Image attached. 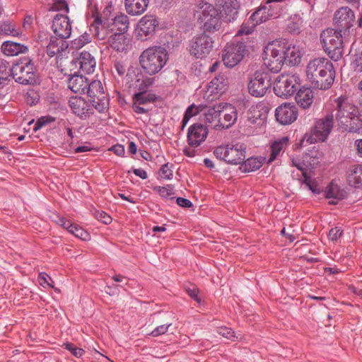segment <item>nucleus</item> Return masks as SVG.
Here are the masks:
<instances>
[{
    "instance_id": "1",
    "label": "nucleus",
    "mask_w": 362,
    "mask_h": 362,
    "mask_svg": "<svg viewBox=\"0 0 362 362\" xmlns=\"http://www.w3.org/2000/svg\"><path fill=\"white\" fill-rule=\"evenodd\" d=\"M306 76L313 88L327 90L335 78L333 64L326 57H316L308 63Z\"/></svg>"
},
{
    "instance_id": "2",
    "label": "nucleus",
    "mask_w": 362,
    "mask_h": 362,
    "mask_svg": "<svg viewBox=\"0 0 362 362\" xmlns=\"http://www.w3.org/2000/svg\"><path fill=\"white\" fill-rule=\"evenodd\" d=\"M335 119L340 128L349 132H356L362 127L358 107L346 96L334 100Z\"/></svg>"
},
{
    "instance_id": "3",
    "label": "nucleus",
    "mask_w": 362,
    "mask_h": 362,
    "mask_svg": "<svg viewBox=\"0 0 362 362\" xmlns=\"http://www.w3.org/2000/svg\"><path fill=\"white\" fill-rule=\"evenodd\" d=\"M168 60V52L162 46H153L144 49L139 63L145 73L154 75L160 72Z\"/></svg>"
},
{
    "instance_id": "4",
    "label": "nucleus",
    "mask_w": 362,
    "mask_h": 362,
    "mask_svg": "<svg viewBox=\"0 0 362 362\" xmlns=\"http://www.w3.org/2000/svg\"><path fill=\"white\" fill-rule=\"evenodd\" d=\"M344 33L335 28H327L320 34V42L324 51L334 61H339L344 54Z\"/></svg>"
},
{
    "instance_id": "5",
    "label": "nucleus",
    "mask_w": 362,
    "mask_h": 362,
    "mask_svg": "<svg viewBox=\"0 0 362 362\" xmlns=\"http://www.w3.org/2000/svg\"><path fill=\"white\" fill-rule=\"evenodd\" d=\"M197 20L204 32L214 33L221 28V13L211 4L199 3Z\"/></svg>"
},
{
    "instance_id": "6",
    "label": "nucleus",
    "mask_w": 362,
    "mask_h": 362,
    "mask_svg": "<svg viewBox=\"0 0 362 362\" xmlns=\"http://www.w3.org/2000/svg\"><path fill=\"white\" fill-rule=\"evenodd\" d=\"M284 44L274 41L264 48V64L272 72H279L285 63Z\"/></svg>"
},
{
    "instance_id": "7",
    "label": "nucleus",
    "mask_w": 362,
    "mask_h": 362,
    "mask_svg": "<svg viewBox=\"0 0 362 362\" xmlns=\"http://www.w3.org/2000/svg\"><path fill=\"white\" fill-rule=\"evenodd\" d=\"M245 145L241 143L218 146L215 148L214 154L219 160L230 164L238 165L245 160Z\"/></svg>"
},
{
    "instance_id": "8",
    "label": "nucleus",
    "mask_w": 362,
    "mask_h": 362,
    "mask_svg": "<svg viewBox=\"0 0 362 362\" xmlns=\"http://www.w3.org/2000/svg\"><path fill=\"white\" fill-rule=\"evenodd\" d=\"M334 125V115H328L315 122L310 132L304 135L303 139L309 144L325 141L329 135Z\"/></svg>"
},
{
    "instance_id": "9",
    "label": "nucleus",
    "mask_w": 362,
    "mask_h": 362,
    "mask_svg": "<svg viewBox=\"0 0 362 362\" xmlns=\"http://www.w3.org/2000/svg\"><path fill=\"white\" fill-rule=\"evenodd\" d=\"M300 78L298 74H283L279 76L274 84L275 94L281 98L293 95L300 86Z\"/></svg>"
},
{
    "instance_id": "10",
    "label": "nucleus",
    "mask_w": 362,
    "mask_h": 362,
    "mask_svg": "<svg viewBox=\"0 0 362 362\" xmlns=\"http://www.w3.org/2000/svg\"><path fill=\"white\" fill-rule=\"evenodd\" d=\"M86 93L89 97L92 106L100 113H105L109 108V99L105 95L102 83L95 80L88 81Z\"/></svg>"
},
{
    "instance_id": "11",
    "label": "nucleus",
    "mask_w": 362,
    "mask_h": 362,
    "mask_svg": "<svg viewBox=\"0 0 362 362\" xmlns=\"http://www.w3.org/2000/svg\"><path fill=\"white\" fill-rule=\"evenodd\" d=\"M21 84H34L36 83V74L34 64L30 59L22 60L11 68V79Z\"/></svg>"
},
{
    "instance_id": "12",
    "label": "nucleus",
    "mask_w": 362,
    "mask_h": 362,
    "mask_svg": "<svg viewBox=\"0 0 362 362\" xmlns=\"http://www.w3.org/2000/svg\"><path fill=\"white\" fill-rule=\"evenodd\" d=\"M247 52V47L244 42H228L223 51L222 60L227 67H234L243 60Z\"/></svg>"
},
{
    "instance_id": "13",
    "label": "nucleus",
    "mask_w": 362,
    "mask_h": 362,
    "mask_svg": "<svg viewBox=\"0 0 362 362\" xmlns=\"http://www.w3.org/2000/svg\"><path fill=\"white\" fill-rule=\"evenodd\" d=\"M333 21L335 29L346 36L355 22L354 13L349 7L342 6L336 11Z\"/></svg>"
},
{
    "instance_id": "14",
    "label": "nucleus",
    "mask_w": 362,
    "mask_h": 362,
    "mask_svg": "<svg viewBox=\"0 0 362 362\" xmlns=\"http://www.w3.org/2000/svg\"><path fill=\"white\" fill-rule=\"evenodd\" d=\"M229 85L228 77L220 74L208 84L204 98L208 102L218 99L228 89Z\"/></svg>"
},
{
    "instance_id": "15",
    "label": "nucleus",
    "mask_w": 362,
    "mask_h": 362,
    "mask_svg": "<svg viewBox=\"0 0 362 362\" xmlns=\"http://www.w3.org/2000/svg\"><path fill=\"white\" fill-rule=\"evenodd\" d=\"M214 42L211 37L202 33L193 37L190 45V53L197 59L206 57L213 48Z\"/></svg>"
},
{
    "instance_id": "16",
    "label": "nucleus",
    "mask_w": 362,
    "mask_h": 362,
    "mask_svg": "<svg viewBox=\"0 0 362 362\" xmlns=\"http://www.w3.org/2000/svg\"><path fill=\"white\" fill-rule=\"evenodd\" d=\"M159 22L153 15H146L138 22L136 35L141 40H147L153 37L156 33Z\"/></svg>"
},
{
    "instance_id": "17",
    "label": "nucleus",
    "mask_w": 362,
    "mask_h": 362,
    "mask_svg": "<svg viewBox=\"0 0 362 362\" xmlns=\"http://www.w3.org/2000/svg\"><path fill=\"white\" fill-rule=\"evenodd\" d=\"M270 85L267 74L256 71L248 83V91L252 96L262 97L266 93Z\"/></svg>"
},
{
    "instance_id": "18",
    "label": "nucleus",
    "mask_w": 362,
    "mask_h": 362,
    "mask_svg": "<svg viewBox=\"0 0 362 362\" xmlns=\"http://www.w3.org/2000/svg\"><path fill=\"white\" fill-rule=\"evenodd\" d=\"M93 17L95 19L90 26V30L98 40L107 42L110 35L114 33L109 20H102L98 13H93Z\"/></svg>"
},
{
    "instance_id": "19",
    "label": "nucleus",
    "mask_w": 362,
    "mask_h": 362,
    "mask_svg": "<svg viewBox=\"0 0 362 362\" xmlns=\"http://www.w3.org/2000/svg\"><path fill=\"white\" fill-rule=\"evenodd\" d=\"M276 119L281 124H290L298 117V110L295 105L284 103L279 106L275 111Z\"/></svg>"
},
{
    "instance_id": "20",
    "label": "nucleus",
    "mask_w": 362,
    "mask_h": 362,
    "mask_svg": "<svg viewBox=\"0 0 362 362\" xmlns=\"http://www.w3.org/2000/svg\"><path fill=\"white\" fill-rule=\"evenodd\" d=\"M69 105L73 112L82 119H86L93 114V107L82 97H71Z\"/></svg>"
},
{
    "instance_id": "21",
    "label": "nucleus",
    "mask_w": 362,
    "mask_h": 362,
    "mask_svg": "<svg viewBox=\"0 0 362 362\" xmlns=\"http://www.w3.org/2000/svg\"><path fill=\"white\" fill-rule=\"evenodd\" d=\"M209 131L206 126L202 124H194L189 127L187 132V141L189 146H199L206 139Z\"/></svg>"
},
{
    "instance_id": "22",
    "label": "nucleus",
    "mask_w": 362,
    "mask_h": 362,
    "mask_svg": "<svg viewBox=\"0 0 362 362\" xmlns=\"http://www.w3.org/2000/svg\"><path fill=\"white\" fill-rule=\"evenodd\" d=\"M52 28L57 37L65 40L69 38L71 34V22L65 15H56L52 21Z\"/></svg>"
},
{
    "instance_id": "23",
    "label": "nucleus",
    "mask_w": 362,
    "mask_h": 362,
    "mask_svg": "<svg viewBox=\"0 0 362 362\" xmlns=\"http://www.w3.org/2000/svg\"><path fill=\"white\" fill-rule=\"evenodd\" d=\"M216 4L220 8V13L226 21L230 22L236 18L239 4L237 0H216Z\"/></svg>"
},
{
    "instance_id": "24",
    "label": "nucleus",
    "mask_w": 362,
    "mask_h": 362,
    "mask_svg": "<svg viewBox=\"0 0 362 362\" xmlns=\"http://www.w3.org/2000/svg\"><path fill=\"white\" fill-rule=\"evenodd\" d=\"M75 64L79 67V71L90 74L95 71L96 62L93 56L88 52H82L75 59Z\"/></svg>"
},
{
    "instance_id": "25",
    "label": "nucleus",
    "mask_w": 362,
    "mask_h": 362,
    "mask_svg": "<svg viewBox=\"0 0 362 362\" xmlns=\"http://www.w3.org/2000/svg\"><path fill=\"white\" fill-rule=\"evenodd\" d=\"M109 47L119 52H126L129 49V40L122 33L111 34L107 42H105Z\"/></svg>"
},
{
    "instance_id": "26",
    "label": "nucleus",
    "mask_w": 362,
    "mask_h": 362,
    "mask_svg": "<svg viewBox=\"0 0 362 362\" xmlns=\"http://www.w3.org/2000/svg\"><path fill=\"white\" fill-rule=\"evenodd\" d=\"M284 44V52L285 54V62H288L290 65L296 66L300 63L303 57V49L300 46L295 45Z\"/></svg>"
},
{
    "instance_id": "27",
    "label": "nucleus",
    "mask_w": 362,
    "mask_h": 362,
    "mask_svg": "<svg viewBox=\"0 0 362 362\" xmlns=\"http://www.w3.org/2000/svg\"><path fill=\"white\" fill-rule=\"evenodd\" d=\"M223 110H221V115L223 118H220V123L223 128L230 127L237 120L238 114L236 108L228 103L223 104Z\"/></svg>"
},
{
    "instance_id": "28",
    "label": "nucleus",
    "mask_w": 362,
    "mask_h": 362,
    "mask_svg": "<svg viewBox=\"0 0 362 362\" xmlns=\"http://www.w3.org/2000/svg\"><path fill=\"white\" fill-rule=\"evenodd\" d=\"M148 4L149 0H124L125 10L132 16H139L144 13Z\"/></svg>"
},
{
    "instance_id": "29",
    "label": "nucleus",
    "mask_w": 362,
    "mask_h": 362,
    "mask_svg": "<svg viewBox=\"0 0 362 362\" xmlns=\"http://www.w3.org/2000/svg\"><path fill=\"white\" fill-rule=\"evenodd\" d=\"M88 86V80L81 74H75L69 78L68 81L69 88L76 93H86L87 86Z\"/></svg>"
},
{
    "instance_id": "30",
    "label": "nucleus",
    "mask_w": 362,
    "mask_h": 362,
    "mask_svg": "<svg viewBox=\"0 0 362 362\" xmlns=\"http://www.w3.org/2000/svg\"><path fill=\"white\" fill-rule=\"evenodd\" d=\"M68 48V43L65 39L53 36L50 38L49 42L47 47V53L52 57L62 53Z\"/></svg>"
},
{
    "instance_id": "31",
    "label": "nucleus",
    "mask_w": 362,
    "mask_h": 362,
    "mask_svg": "<svg viewBox=\"0 0 362 362\" xmlns=\"http://www.w3.org/2000/svg\"><path fill=\"white\" fill-rule=\"evenodd\" d=\"M112 30L114 33H122L124 34L129 28V21L128 16L124 13H120L109 20Z\"/></svg>"
},
{
    "instance_id": "32",
    "label": "nucleus",
    "mask_w": 362,
    "mask_h": 362,
    "mask_svg": "<svg viewBox=\"0 0 362 362\" xmlns=\"http://www.w3.org/2000/svg\"><path fill=\"white\" fill-rule=\"evenodd\" d=\"M1 50L7 56H16L21 53H25L28 47L21 43L6 41L1 45Z\"/></svg>"
},
{
    "instance_id": "33",
    "label": "nucleus",
    "mask_w": 362,
    "mask_h": 362,
    "mask_svg": "<svg viewBox=\"0 0 362 362\" xmlns=\"http://www.w3.org/2000/svg\"><path fill=\"white\" fill-rule=\"evenodd\" d=\"M296 100L303 108H308L313 102V91L309 88L300 89L296 95Z\"/></svg>"
},
{
    "instance_id": "34",
    "label": "nucleus",
    "mask_w": 362,
    "mask_h": 362,
    "mask_svg": "<svg viewBox=\"0 0 362 362\" xmlns=\"http://www.w3.org/2000/svg\"><path fill=\"white\" fill-rule=\"evenodd\" d=\"M348 181L351 186L356 188L362 187V165H356L350 170Z\"/></svg>"
},
{
    "instance_id": "35",
    "label": "nucleus",
    "mask_w": 362,
    "mask_h": 362,
    "mask_svg": "<svg viewBox=\"0 0 362 362\" xmlns=\"http://www.w3.org/2000/svg\"><path fill=\"white\" fill-rule=\"evenodd\" d=\"M263 160L262 158H257V157H252L246 160H243V163H241V165L240 167V169L245 173H250L255 171L258 169H259L262 164Z\"/></svg>"
},
{
    "instance_id": "36",
    "label": "nucleus",
    "mask_w": 362,
    "mask_h": 362,
    "mask_svg": "<svg viewBox=\"0 0 362 362\" xmlns=\"http://www.w3.org/2000/svg\"><path fill=\"white\" fill-rule=\"evenodd\" d=\"M303 25V18L300 14H294L288 21L287 30L291 33L298 34L300 33Z\"/></svg>"
},
{
    "instance_id": "37",
    "label": "nucleus",
    "mask_w": 362,
    "mask_h": 362,
    "mask_svg": "<svg viewBox=\"0 0 362 362\" xmlns=\"http://www.w3.org/2000/svg\"><path fill=\"white\" fill-rule=\"evenodd\" d=\"M11 81V67L6 61L0 59V88L8 85Z\"/></svg>"
},
{
    "instance_id": "38",
    "label": "nucleus",
    "mask_w": 362,
    "mask_h": 362,
    "mask_svg": "<svg viewBox=\"0 0 362 362\" xmlns=\"http://www.w3.org/2000/svg\"><path fill=\"white\" fill-rule=\"evenodd\" d=\"M206 107H207L205 105H196L194 104H192L191 105H189L187 108V110L185 112V115H184V117L182 121V127H184L187 124V123L189 122L190 118H192L194 116H196L200 112L205 110Z\"/></svg>"
},
{
    "instance_id": "39",
    "label": "nucleus",
    "mask_w": 362,
    "mask_h": 362,
    "mask_svg": "<svg viewBox=\"0 0 362 362\" xmlns=\"http://www.w3.org/2000/svg\"><path fill=\"white\" fill-rule=\"evenodd\" d=\"M157 99L156 94L148 93H135L132 96V101H136L139 105H146L150 103H153Z\"/></svg>"
},
{
    "instance_id": "40",
    "label": "nucleus",
    "mask_w": 362,
    "mask_h": 362,
    "mask_svg": "<svg viewBox=\"0 0 362 362\" xmlns=\"http://www.w3.org/2000/svg\"><path fill=\"white\" fill-rule=\"evenodd\" d=\"M270 12L267 13V9L266 8L264 4L261 6L259 9H257L250 17L252 21L255 22V24H259L263 22L267 21L270 18L273 16L270 15Z\"/></svg>"
},
{
    "instance_id": "41",
    "label": "nucleus",
    "mask_w": 362,
    "mask_h": 362,
    "mask_svg": "<svg viewBox=\"0 0 362 362\" xmlns=\"http://www.w3.org/2000/svg\"><path fill=\"white\" fill-rule=\"evenodd\" d=\"M270 12L267 13V9L266 8L264 4L261 6L259 9H257L250 17L252 21L255 22V24H259L263 22L267 21L270 18L273 16L270 15Z\"/></svg>"
},
{
    "instance_id": "42",
    "label": "nucleus",
    "mask_w": 362,
    "mask_h": 362,
    "mask_svg": "<svg viewBox=\"0 0 362 362\" xmlns=\"http://www.w3.org/2000/svg\"><path fill=\"white\" fill-rule=\"evenodd\" d=\"M288 139L286 137L282 138L281 140L276 141L271 146V156L269 159V162L273 161L280 152L287 145Z\"/></svg>"
},
{
    "instance_id": "43",
    "label": "nucleus",
    "mask_w": 362,
    "mask_h": 362,
    "mask_svg": "<svg viewBox=\"0 0 362 362\" xmlns=\"http://www.w3.org/2000/svg\"><path fill=\"white\" fill-rule=\"evenodd\" d=\"M152 189L164 199H173L175 198L174 187L172 185H168L165 187L154 186Z\"/></svg>"
},
{
    "instance_id": "44",
    "label": "nucleus",
    "mask_w": 362,
    "mask_h": 362,
    "mask_svg": "<svg viewBox=\"0 0 362 362\" xmlns=\"http://www.w3.org/2000/svg\"><path fill=\"white\" fill-rule=\"evenodd\" d=\"M325 195L327 199L334 198L337 200L341 199L344 197L343 192L340 190L339 187L333 182L326 187Z\"/></svg>"
},
{
    "instance_id": "45",
    "label": "nucleus",
    "mask_w": 362,
    "mask_h": 362,
    "mask_svg": "<svg viewBox=\"0 0 362 362\" xmlns=\"http://www.w3.org/2000/svg\"><path fill=\"white\" fill-rule=\"evenodd\" d=\"M286 0H267L264 3V6L267 9V13L270 12V15L276 17L281 11L280 4L285 2Z\"/></svg>"
},
{
    "instance_id": "46",
    "label": "nucleus",
    "mask_w": 362,
    "mask_h": 362,
    "mask_svg": "<svg viewBox=\"0 0 362 362\" xmlns=\"http://www.w3.org/2000/svg\"><path fill=\"white\" fill-rule=\"evenodd\" d=\"M223 103H219L213 105L212 107H209L207 108V112H206V119L209 122H211L214 119L219 117L221 115V110H223Z\"/></svg>"
},
{
    "instance_id": "47",
    "label": "nucleus",
    "mask_w": 362,
    "mask_h": 362,
    "mask_svg": "<svg viewBox=\"0 0 362 362\" xmlns=\"http://www.w3.org/2000/svg\"><path fill=\"white\" fill-rule=\"evenodd\" d=\"M172 165L168 163L161 165L158 172V179L160 180H171L173 177V170L171 169Z\"/></svg>"
},
{
    "instance_id": "48",
    "label": "nucleus",
    "mask_w": 362,
    "mask_h": 362,
    "mask_svg": "<svg viewBox=\"0 0 362 362\" xmlns=\"http://www.w3.org/2000/svg\"><path fill=\"white\" fill-rule=\"evenodd\" d=\"M303 183L312 191L314 194H319L321 192V189L318 185L317 182L315 180L311 179L307 174L303 173Z\"/></svg>"
},
{
    "instance_id": "49",
    "label": "nucleus",
    "mask_w": 362,
    "mask_h": 362,
    "mask_svg": "<svg viewBox=\"0 0 362 362\" xmlns=\"http://www.w3.org/2000/svg\"><path fill=\"white\" fill-rule=\"evenodd\" d=\"M0 34L6 35H17L18 33L16 31L15 26L8 22L0 23Z\"/></svg>"
},
{
    "instance_id": "50",
    "label": "nucleus",
    "mask_w": 362,
    "mask_h": 362,
    "mask_svg": "<svg viewBox=\"0 0 362 362\" xmlns=\"http://www.w3.org/2000/svg\"><path fill=\"white\" fill-rule=\"evenodd\" d=\"M90 42V35L85 33L72 42L75 49H80Z\"/></svg>"
},
{
    "instance_id": "51",
    "label": "nucleus",
    "mask_w": 362,
    "mask_h": 362,
    "mask_svg": "<svg viewBox=\"0 0 362 362\" xmlns=\"http://www.w3.org/2000/svg\"><path fill=\"white\" fill-rule=\"evenodd\" d=\"M137 82L139 83V84L137 85V93H148L147 89L153 85L154 79L151 78H146L143 79L141 81L137 80Z\"/></svg>"
},
{
    "instance_id": "52",
    "label": "nucleus",
    "mask_w": 362,
    "mask_h": 362,
    "mask_svg": "<svg viewBox=\"0 0 362 362\" xmlns=\"http://www.w3.org/2000/svg\"><path fill=\"white\" fill-rule=\"evenodd\" d=\"M51 9L55 11L69 12V6L66 0H54Z\"/></svg>"
},
{
    "instance_id": "53",
    "label": "nucleus",
    "mask_w": 362,
    "mask_h": 362,
    "mask_svg": "<svg viewBox=\"0 0 362 362\" xmlns=\"http://www.w3.org/2000/svg\"><path fill=\"white\" fill-rule=\"evenodd\" d=\"M71 230L70 233L73 234L76 237L86 240L88 238L89 235L88 233L83 230L81 227L78 226V225H74V226L71 228Z\"/></svg>"
},
{
    "instance_id": "54",
    "label": "nucleus",
    "mask_w": 362,
    "mask_h": 362,
    "mask_svg": "<svg viewBox=\"0 0 362 362\" xmlns=\"http://www.w3.org/2000/svg\"><path fill=\"white\" fill-rule=\"evenodd\" d=\"M217 332L219 335L232 341L235 340V339H238V337L235 336V332L230 328L227 327H219L217 330Z\"/></svg>"
},
{
    "instance_id": "55",
    "label": "nucleus",
    "mask_w": 362,
    "mask_h": 362,
    "mask_svg": "<svg viewBox=\"0 0 362 362\" xmlns=\"http://www.w3.org/2000/svg\"><path fill=\"white\" fill-rule=\"evenodd\" d=\"M343 230L341 227H334L330 229L328 233V238L332 242H337L342 235Z\"/></svg>"
},
{
    "instance_id": "56",
    "label": "nucleus",
    "mask_w": 362,
    "mask_h": 362,
    "mask_svg": "<svg viewBox=\"0 0 362 362\" xmlns=\"http://www.w3.org/2000/svg\"><path fill=\"white\" fill-rule=\"evenodd\" d=\"M64 346H65V349L69 350L74 356L77 358L81 357L85 353V351L83 349L78 348L71 343H66L64 344Z\"/></svg>"
},
{
    "instance_id": "57",
    "label": "nucleus",
    "mask_w": 362,
    "mask_h": 362,
    "mask_svg": "<svg viewBox=\"0 0 362 362\" xmlns=\"http://www.w3.org/2000/svg\"><path fill=\"white\" fill-rule=\"evenodd\" d=\"M172 325L171 323H169V324H165V325H159L158 327H156L151 332V335L152 337H159L160 335H163L164 334H165L168 330V328Z\"/></svg>"
},
{
    "instance_id": "58",
    "label": "nucleus",
    "mask_w": 362,
    "mask_h": 362,
    "mask_svg": "<svg viewBox=\"0 0 362 362\" xmlns=\"http://www.w3.org/2000/svg\"><path fill=\"white\" fill-rule=\"evenodd\" d=\"M38 280H39V282L41 286H45L46 285L47 286H49L51 287H54L53 285L49 281V280H50L52 283H53V281L52 280V279L45 272H41L40 273L39 276H38Z\"/></svg>"
},
{
    "instance_id": "59",
    "label": "nucleus",
    "mask_w": 362,
    "mask_h": 362,
    "mask_svg": "<svg viewBox=\"0 0 362 362\" xmlns=\"http://www.w3.org/2000/svg\"><path fill=\"white\" fill-rule=\"evenodd\" d=\"M353 65L355 71L362 72V51L355 55Z\"/></svg>"
},
{
    "instance_id": "60",
    "label": "nucleus",
    "mask_w": 362,
    "mask_h": 362,
    "mask_svg": "<svg viewBox=\"0 0 362 362\" xmlns=\"http://www.w3.org/2000/svg\"><path fill=\"white\" fill-rule=\"evenodd\" d=\"M95 217L105 224H109L112 222V218L105 211H98L95 214Z\"/></svg>"
},
{
    "instance_id": "61",
    "label": "nucleus",
    "mask_w": 362,
    "mask_h": 362,
    "mask_svg": "<svg viewBox=\"0 0 362 362\" xmlns=\"http://www.w3.org/2000/svg\"><path fill=\"white\" fill-rule=\"evenodd\" d=\"M112 11V5L111 4H108L105 8H104L101 16L99 17L102 18V20H111L110 15Z\"/></svg>"
},
{
    "instance_id": "62",
    "label": "nucleus",
    "mask_w": 362,
    "mask_h": 362,
    "mask_svg": "<svg viewBox=\"0 0 362 362\" xmlns=\"http://www.w3.org/2000/svg\"><path fill=\"white\" fill-rule=\"evenodd\" d=\"M39 100V97L34 91L28 92L26 95V101L30 105H35Z\"/></svg>"
},
{
    "instance_id": "63",
    "label": "nucleus",
    "mask_w": 362,
    "mask_h": 362,
    "mask_svg": "<svg viewBox=\"0 0 362 362\" xmlns=\"http://www.w3.org/2000/svg\"><path fill=\"white\" fill-rule=\"evenodd\" d=\"M57 223L62 226L64 228L66 229L69 233L71 230V228L74 224H72L70 221L66 220L64 217H59V220Z\"/></svg>"
},
{
    "instance_id": "64",
    "label": "nucleus",
    "mask_w": 362,
    "mask_h": 362,
    "mask_svg": "<svg viewBox=\"0 0 362 362\" xmlns=\"http://www.w3.org/2000/svg\"><path fill=\"white\" fill-rule=\"evenodd\" d=\"M187 292L192 298L199 303H201V299L198 296L199 290L197 288L194 286L193 288H189L187 289Z\"/></svg>"
}]
</instances>
